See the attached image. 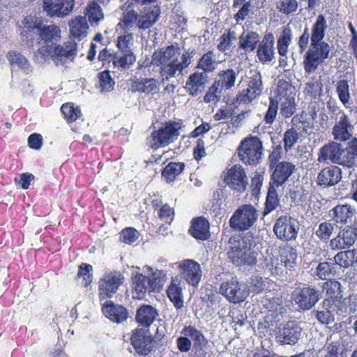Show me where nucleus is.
Segmentation results:
<instances>
[{"label":"nucleus","instance_id":"nucleus-1","mask_svg":"<svg viewBox=\"0 0 357 357\" xmlns=\"http://www.w3.org/2000/svg\"><path fill=\"white\" fill-rule=\"evenodd\" d=\"M255 245L254 236L247 232L242 236H234L229 240L228 259L236 266H253L257 264L258 252L252 248Z\"/></svg>","mask_w":357,"mask_h":357},{"label":"nucleus","instance_id":"nucleus-2","mask_svg":"<svg viewBox=\"0 0 357 357\" xmlns=\"http://www.w3.org/2000/svg\"><path fill=\"white\" fill-rule=\"evenodd\" d=\"M160 9L158 5H146L137 13L133 9L127 8L123 12V17L119 23L125 31L133 29L146 30L150 29L158 21Z\"/></svg>","mask_w":357,"mask_h":357},{"label":"nucleus","instance_id":"nucleus-3","mask_svg":"<svg viewBox=\"0 0 357 357\" xmlns=\"http://www.w3.org/2000/svg\"><path fill=\"white\" fill-rule=\"evenodd\" d=\"M143 273H136L132 276V285L135 298H143L147 292H159L162 289L166 273L162 270L153 271L150 266H145L142 268Z\"/></svg>","mask_w":357,"mask_h":357},{"label":"nucleus","instance_id":"nucleus-4","mask_svg":"<svg viewBox=\"0 0 357 357\" xmlns=\"http://www.w3.org/2000/svg\"><path fill=\"white\" fill-rule=\"evenodd\" d=\"M37 53L44 58L50 57L56 66L63 65L68 61H73L77 56V43L70 38L63 45L43 46L38 50Z\"/></svg>","mask_w":357,"mask_h":357},{"label":"nucleus","instance_id":"nucleus-5","mask_svg":"<svg viewBox=\"0 0 357 357\" xmlns=\"http://www.w3.org/2000/svg\"><path fill=\"white\" fill-rule=\"evenodd\" d=\"M181 128V126L178 122H166L163 126L152 132L151 136L147 138V142L153 149L165 147L178 139Z\"/></svg>","mask_w":357,"mask_h":357},{"label":"nucleus","instance_id":"nucleus-6","mask_svg":"<svg viewBox=\"0 0 357 357\" xmlns=\"http://www.w3.org/2000/svg\"><path fill=\"white\" fill-rule=\"evenodd\" d=\"M331 47L328 43H310V45L304 55L303 66L305 73H314L323 61L329 57Z\"/></svg>","mask_w":357,"mask_h":357},{"label":"nucleus","instance_id":"nucleus-7","mask_svg":"<svg viewBox=\"0 0 357 357\" xmlns=\"http://www.w3.org/2000/svg\"><path fill=\"white\" fill-rule=\"evenodd\" d=\"M257 218L255 208L250 204H245L234 211L229 219V226L235 231H245L255 224Z\"/></svg>","mask_w":357,"mask_h":357},{"label":"nucleus","instance_id":"nucleus-8","mask_svg":"<svg viewBox=\"0 0 357 357\" xmlns=\"http://www.w3.org/2000/svg\"><path fill=\"white\" fill-rule=\"evenodd\" d=\"M262 143L257 137H251L241 141L238 146V156L245 165H256L262 155Z\"/></svg>","mask_w":357,"mask_h":357},{"label":"nucleus","instance_id":"nucleus-9","mask_svg":"<svg viewBox=\"0 0 357 357\" xmlns=\"http://www.w3.org/2000/svg\"><path fill=\"white\" fill-rule=\"evenodd\" d=\"M291 301L301 310H308L321 298V293L315 287L305 285L296 288L291 293Z\"/></svg>","mask_w":357,"mask_h":357},{"label":"nucleus","instance_id":"nucleus-10","mask_svg":"<svg viewBox=\"0 0 357 357\" xmlns=\"http://www.w3.org/2000/svg\"><path fill=\"white\" fill-rule=\"evenodd\" d=\"M300 229L297 220L289 215H281L273 226V232L276 237L282 241H291L296 239Z\"/></svg>","mask_w":357,"mask_h":357},{"label":"nucleus","instance_id":"nucleus-11","mask_svg":"<svg viewBox=\"0 0 357 357\" xmlns=\"http://www.w3.org/2000/svg\"><path fill=\"white\" fill-rule=\"evenodd\" d=\"M220 293L231 303H240L244 301L249 295V289L246 284L240 282L236 278L222 282L220 287Z\"/></svg>","mask_w":357,"mask_h":357},{"label":"nucleus","instance_id":"nucleus-12","mask_svg":"<svg viewBox=\"0 0 357 357\" xmlns=\"http://www.w3.org/2000/svg\"><path fill=\"white\" fill-rule=\"evenodd\" d=\"M123 276L119 272L105 273L98 282L99 298L100 300L110 298L123 284Z\"/></svg>","mask_w":357,"mask_h":357},{"label":"nucleus","instance_id":"nucleus-13","mask_svg":"<svg viewBox=\"0 0 357 357\" xmlns=\"http://www.w3.org/2000/svg\"><path fill=\"white\" fill-rule=\"evenodd\" d=\"M182 334L188 336L193 342L195 357H211L208 342L204 334L193 326H185Z\"/></svg>","mask_w":357,"mask_h":357},{"label":"nucleus","instance_id":"nucleus-14","mask_svg":"<svg viewBox=\"0 0 357 357\" xmlns=\"http://www.w3.org/2000/svg\"><path fill=\"white\" fill-rule=\"evenodd\" d=\"M194 50H188L181 55V60L176 58L172 62L169 61L160 67V75L163 79H169L175 76L176 72L181 73L183 69L186 68L192 62Z\"/></svg>","mask_w":357,"mask_h":357},{"label":"nucleus","instance_id":"nucleus-15","mask_svg":"<svg viewBox=\"0 0 357 357\" xmlns=\"http://www.w3.org/2000/svg\"><path fill=\"white\" fill-rule=\"evenodd\" d=\"M225 181L230 188L238 192H244L248 185L246 173L240 165H234L228 169Z\"/></svg>","mask_w":357,"mask_h":357},{"label":"nucleus","instance_id":"nucleus-16","mask_svg":"<svg viewBox=\"0 0 357 357\" xmlns=\"http://www.w3.org/2000/svg\"><path fill=\"white\" fill-rule=\"evenodd\" d=\"M302 333L301 327L295 321H288L279 328L275 337L276 341L281 345H295Z\"/></svg>","mask_w":357,"mask_h":357},{"label":"nucleus","instance_id":"nucleus-17","mask_svg":"<svg viewBox=\"0 0 357 357\" xmlns=\"http://www.w3.org/2000/svg\"><path fill=\"white\" fill-rule=\"evenodd\" d=\"M74 0H44L43 9L50 17H63L73 10Z\"/></svg>","mask_w":357,"mask_h":357},{"label":"nucleus","instance_id":"nucleus-18","mask_svg":"<svg viewBox=\"0 0 357 357\" xmlns=\"http://www.w3.org/2000/svg\"><path fill=\"white\" fill-rule=\"evenodd\" d=\"M180 269L181 277L192 286H197L202 278L200 265L192 260L185 259L180 263L178 266Z\"/></svg>","mask_w":357,"mask_h":357},{"label":"nucleus","instance_id":"nucleus-19","mask_svg":"<svg viewBox=\"0 0 357 357\" xmlns=\"http://www.w3.org/2000/svg\"><path fill=\"white\" fill-rule=\"evenodd\" d=\"M357 161V139H353L346 148L341 144L335 163L339 165L353 167Z\"/></svg>","mask_w":357,"mask_h":357},{"label":"nucleus","instance_id":"nucleus-20","mask_svg":"<svg viewBox=\"0 0 357 357\" xmlns=\"http://www.w3.org/2000/svg\"><path fill=\"white\" fill-rule=\"evenodd\" d=\"M342 179L341 169L335 165L324 168L317 175V183L318 185L328 188L335 185Z\"/></svg>","mask_w":357,"mask_h":357},{"label":"nucleus","instance_id":"nucleus-21","mask_svg":"<svg viewBox=\"0 0 357 357\" xmlns=\"http://www.w3.org/2000/svg\"><path fill=\"white\" fill-rule=\"evenodd\" d=\"M351 227L340 229L337 235L333 238L329 243L332 250H342L351 246L356 241V236Z\"/></svg>","mask_w":357,"mask_h":357},{"label":"nucleus","instance_id":"nucleus-22","mask_svg":"<svg viewBox=\"0 0 357 357\" xmlns=\"http://www.w3.org/2000/svg\"><path fill=\"white\" fill-rule=\"evenodd\" d=\"M294 169L295 166L291 162H279L271 174L269 185L277 188L282 186L293 174Z\"/></svg>","mask_w":357,"mask_h":357},{"label":"nucleus","instance_id":"nucleus-23","mask_svg":"<svg viewBox=\"0 0 357 357\" xmlns=\"http://www.w3.org/2000/svg\"><path fill=\"white\" fill-rule=\"evenodd\" d=\"M288 88L291 86L287 82H282L280 85L278 89V94L273 98L274 100H278V103H280V110L282 114L284 117L291 116L295 112V102L294 98L290 95L287 96V93H284V89L287 91Z\"/></svg>","mask_w":357,"mask_h":357},{"label":"nucleus","instance_id":"nucleus-24","mask_svg":"<svg viewBox=\"0 0 357 357\" xmlns=\"http://www.w3.org/2000/svg\"><path fill=\"white\" fill-rule=\"evenodd\" d=\"M354 127L351 124L349 118L347 114L342 113L333 128L332 134L333 139L336 141L344 142L348 140L352 135Z\"/></svg>","mask_w":357,"mask_h":357},{"label":"nucleus","instance_id":"nucleus-25","mask_svg":"<svg viewBox=\"0 0 357 357\" xmlns=\"http://www.w3.org/2000/svg\"><path fill=\"white\" fill-rule=\"evenodd\" d=\"M274 36L273 33L266 34L258 45L257 56L262 63L271 61L274 58Z\"/></svg>","mask_w":357,"mask_h":357},{"label":"nucleus","instance_id":"nucleus-26","mask_svg":"<svg viewBox=\"0 0 357 357\" xmlns=\"http://www.w3.org/2000/svg\"><path fill=\"white\" fill-rule=\"evenodd\" d=\"M180 56L179 47L169 45L153 54L151 64L161 67L167 62H172Z\"/></svg>","mask_w":357,"mask_h":357},{"label":"nucleus","instance_id":"nucleus-27","mask_svg":"<svg viewBox=\"0 0 357 357\" xmlns=\"http://www.w3.org/2000/svg\"><path fill=\"white\" fill-rule=\"evenodd\" d=\"M321 310L314 311L317 321L325 325H329L334 322L333 312L335 311V301L331 298H325L321 303Z\"/></svg>","mask_w":357,"mask_h":357},{"label":"nucleus","instance_id":"nucleus-28","mask_svg":"<svg viewBox=\"0 0 357 357\" xmlns=\"http://www.w3.org/2000/svg\"><path fill=\"white\" fill-rule=\"evenodd\" d=\"M356 213L350 204H338L329 211V216L334 222L345 225Z\"/></svg>","mask_w":357,"mask_h":357},{"label":"nucleus","instance_id":"nucleus-29","mask_svg":"<svg viewBox=\"0 0 357 357\" xmlns=\"http://www.w3.org/2000/svg\"><path fill=\"white\" fill-rule=\"evenodd\" d=\"M207 79L208 77L205 73L195 72L191 74L185 84L187 92L192 96H197L204 90Z\"/></svg>","mask_w":357,"mask_h":357},{"label":"nucleus","instance_id":"nucleus-30","mask_svg":"<svg viewBox=\"0 0 357 357\" xmlns=\"http://www.w3.org/2000/svg\"><path fill=\"white\" fill-rule=\"evenodd\" d=\"M102 312L110 320L120 323L128 318L127 310L122 305H115L112 301H107L102 305Z\"/></svg>","mask_w":357,"mask_h":357},{"label":"nucleus","instance_id":"nucleus-31","mask_svg":"<svg viewBox=\"0 0 357 357\" xmlns=\"http://www.w3.org/2000/svg\"><path fill=\"white\" fill-rule=\"evenodd\" d=\"M335 312L337 314L346 317L357 312V298L349 296L342 300L335 301Z\"/></svg>","mask_w":357,"mask_h":357},{"label":"nucleus","instance_id":"nucleus-32","mask_svg":"<svg viewBox=\"0 0 357 357\" xmlns=\"http://www.w3.org/2000/svg\"><path fill=\"white\" fill-rule=\"evenodd\" d=\"M70 33L72 38L81 40L86 37L89 25L85 16H77L69 23Z\"/></svg>","mask_w":357,"mask_h":357},{"label":"nucleus","instance_id":"nucleus-33","mask_svg":"<svg viewBox=\"0 0 357 357\" xmlns=\"http://www.w3.org/2000/svg\"><path fill=\"white\" fill-rule=\"evenodd\" d=\"M341 144L336 142H331L323 146L318 152L317 160L319 162L335 163Z\"/></svg>","mask_w":357,"mask_h":357},{"label":"nucleus","instance_id":"nucleus-34","mask_svg":"<svg viewBox=\"0 0 357 357\" xmlns=\"http://www.w3.org/2000/svg\"><path fill=\"white\" fill-rule=\"evenodd\" d=\"M131 342L138 354H148L151 348V341L142 331H137L131 337Z\"/></svg>","mask_w":357,"mask_h":357},{"label":"nucleus","instance_id":"nucleus-35","mask_svg":"<svg viewBox=\"0 0 357 357\" xmlns=\"http://www.w3.org/2000/svg\"><path fill=\"white\" fill-rule=\"evenodd\" d=\"M189 231L190 234L195 238L206 240L210 236L209 223L208 220L204 218H197L192 221Z\"/></svg>","mask_w":357,"mask_h":357},{"label":"nucleus","instance_id":"nucleus-36","mask_svg":"<svg viewBox=\"0 0 357 357\" xmlns=\"http://www.w3.org/2000/svg\"><path fill=\"white\" fill-rule=\"evenodd\" d=\"M333 261L340 268H348L357 264V249L340 250L333 257Z\"/></svg>","mask_w":357,"mask_h":357},{"label":"nucleus","instance_id":"nucleus-37","mask_svg":"<svg viewBox=\"0 0 357 357\" xmlns=\"http://www.w3.org/2000/svg\"><path fill=\"white\" fill-rule=\"evenodd\" d=\"M158 82L154 78H139L133 81L131 85L132 92H140L146 94L158 90Z\"/></svg>","mask_w":357,"mask_h":357},{"label":"nucleus","instance_id":"nucleus-38","mask_svg":"<svg viewBox=\"0 0 357 357\" xmlns=\"http://www.w3.org/2000/svg\"><path fill=\"white\" fill-rule=\"evenodd\" d=\"M155 308L151 305H142L137 311L136 321L144 327H149L158 316Z\"/></svg>","mask_w":357,"mask_h":357},{"label":"nucleus","instance_id":"nucleus-39","mask_svg":"<svg viewBox=\"0 0 357 357\" xmlns=\"http://www.w3.org/2000/svg\"><path fill=\"white\" fill-rule=\"evenodd\" d=\"M259 42V35L252 31H243L239 37V48L246 52H253Z\"/></svg>","mask_w":357,"mask_h":357},{"label":"nucleus","instance_id":"nucleus-40","mask_svg":"<svg viewBox=\"0 0 357 357\" xmlns=\"http://www.w3.org/2000/svg\"><path fill=\"white\" fill-rule=\"evenodd\" d=\"M135 56L132 52L119 51L112 55V63L114 68L122 70L128 69L135 61Z\"/></svg>","mask_w":357,"mask_h":357},{"label":"nucleus","instance_id":"nucleus-41","mask_svg":"<svg viewBox=\"0 0 357 357\" xmlns=\"http://www.w3.org/2000/svg\"><path fill=\"white\" fill-rule=\"evenodd\" d=\"M328 25L323 15H319L311 28L310 43H323Z\"/></svg>","mask_w":357,"mask_h":357},{"label":"nucleus","instance_id":"nucleus-42","mask_svg":"<svg viewBox=\"0 0 357 357\" xmlns=\"http://www.w3.org/2000/svg\"><path fill=\"white\" fill-rule=\"evenodd\" d=\"M167 294L176 309L183 307L182 288L180 287V282L176 278H172L171 284L167 289Z\"/></svg>","mask_w":357,"mask_h":357},{"label":"nucleus","instance_id":"nucleus-43","mask_svg":"<svg viewBox=\"0 0 357 357\" xmlns=\"http://www.w3.org/2000/svg\"><path fill=\"white\" fill-rule=\"evenodd\" d=\"M335 335H331L327 338L326 344L323 347L326 352L324 357H347L344 354V345L339 340H333Z\"/></svg>","mask_w":357,"mask_h":357},{"label":"nucleus","instance_id":"nucleus-44","mask_svg":"<svg viewBox=\"0 0 357 357\" xmlns=\"http://www.w3.org/2000/svg\"><path fill=\"white\" fill-rule=\"evenodd\" d=\"M277 188V187L269 185L263 211L264 216L267 215L271 212L275 210L280 205Z\"/></svg>","mask_w":357,"mask_h":357},{"label":"nucleus","instance_id":"nucleus-45","mask_svg":"<svg viewBox=\"0 0 357 357\" xmlns=\"http://www.w3.org/2000/svg\"><path fill=\"white\" fill-rule=\"evenodd\" d=\"M38 31L40 40L45 43L58 40L60 38V29L56 25L44 26L43 28L40 26Z\"/></svg>","mask_w":357,"mask_h":357},{"label":"nucleus","instance_id":"nucleus-46","mask_svg":"<svg viewBox=\"0 0 357 357\" xmlns=\"http://www.w3.org/2000/svg\"><path fill=\"white\" fill-rule=\"evenodd\" d=\"M337 268V266L334 261L320 262L316 268L315 275L321 280H327L336 274Z\"/></svg>","mask_w":357,"mask_h":357},{"label":"nucleus","instance_id":"nucleus-47","mask_svg":"<svg viewBox=\"0 0 357 357\" xmlns=\"http://www.w3.org/2000/svg\"><path fill=\"white\" fill-rule=\"evenodd\" d=\"M322 288L326 291V294L330 296L329 298L335 301L342 297V284L335 280H327L323 284Z\"/></svg>","mask_w":357,"mask_h":357},{"label":"nucleus","instance_id":"nucleus-48","mask_svg":"<svg viewBox=\"0 0 357 357\" xmlns=\"http://www.w3.org/2000/svg\"><path fill=\"white\" fill-rule=\"evenodd\" d=\"M236 73L233 69L222 70L218 73V79L215 81L222 89H229L234 86Z\"/></svg>","mask_w":357,"mask_h":357},{"label":"nucleus","instance_id":"nucleus-49","mask_svg":"<svg viewBox=\"0 0 357 357\" xmlns=\"http://www.w3.org/2000/svg\"><path fill=\"white\" fill-rule=\"evenodd\" d=\"M7 59L10 65H16L24 73H29L31 71V66L26 58L22 54L16 52H9Z\"/></svg>","mask_w":357,"mask_h":357},{"label":"nucleus","instance_id":"nucleus-50","mask_svg":"<svg viewBox=\"0 0 357 357\" xmlns=\"http://www.w3.org/2000/svg\"><path fill=\"white\" fill-rule=\"evenodd\" d=\"M184 167L182 162H169L162 170V176L167 182H172L183 172Z\"/></svg>","mask_w":357,"mask_h":357},{"label":"nucleus","instance_id":"nucleus-51","mask_svg":"<svg viewBox=\"0 0 357 357\" xmlns=\"http://www.w3.org/2000/svg\"><path fill=\"white\" fill-rule=\"evenodd\" d=\"M215 57L212 51L205 53L199 60L197 68L202 69L203 73L212 72L215 69Z\"/></svg>","mask_w":357,"mask_h":357},{"label":"nucleus","instance_id":"nucleus-52","mask_svg":"<svg viewBox=\"0 0 357 357\" xmlns=\"http://www.w3.org/2000/svg\"><path fill=\"white\" fill-rule=\"evenodd\" d=\"M336 92L340 102L346 107L351 105V96L349 93V86L348 82L345 79H341L337 82Z\"/></svg>","mask_w":357,"mask_h":357},{"label":"nucleus","instance_id":"nucleus-53","mask_svg":"<svg viewBox=\"0 0 357 357\" xmlns=\"http://www.w3.org/2000/svg\"><path fill=\"white\" fill-rule=\"evenodd\" d=\"M281 257L284 266L290 269L296 264L297 259L296 250L294 248L287 245L282 249Z\"/></svg>","mask_w":357,"mask_h":357},{"label":"nucleus","instance_id":"nucleus-54","mask_svg":"<svg viewBox=\"0 0 357 357\" xmlns=\"http://www.w3.org/2000/svg\"><path fill=\"white\" fill-rule=\"evenodd\" d=\"M291 40V31L289 27H285L278 40V51L280 55L285 56L288 46Z\"/></svg>","mask_w":357,"mask_h":357},{"label":"nucleus","instance_id":"nucleus-55","mask_svg":"<svg viewBox=\"0 0 357 357\" xmlns=\"http://www.w3.org/2000/svg\"><path fill=\"white\" fill-rule=\"evenodd\" d=\"M305 91L314 99L320 97L323 91V84L320 77L318 79L312 77L306 84Z\"/></svg>","mask_w":357,"mask_h":357},{"label":"nucleus","instance_id":"nucleus-56","mask_svg":"<svg viewBox=\"0 0 357 357\" xmlns=\"http://www.w3.org/2000/svg\"><path fill=\"white\" fill-rule=\"evenodd\" d=\"M261 76L259 72H255L249 81L248 86L244 89L249 95L254 93L255 98L259 96L262 90Z\"/></svg>","mask_w":357,"mask_h":357},{"label":"nucleus","instance_id":"nucleus-57","mask_svg":"<svg viewBox=\"0 0 357 357\" xmlns=\"http://www.w3.org/2000/svg\"><path fill=\"white\" fill-rule=\"evenodd\" d=\"M236 40V32L229 29L227 33H223L219 38L218 50L222 52L229 50L234 41Z\"/></svg>","mask_w":357,"mask_h":357},{"label":"nucleus","instance_id":"nucleus-58","mask_svg":"<svg viewBox=\"0 0 357 357\" xmlns=\"http://www.w3.org/2000/svg\"><path fill=\"white\" fill-rule=\"evenodd\" d=\"M99 88L101 92H109L113 90L115 82L109 75V70L102 71L98 75Z\"/></svg>","mask_w":357,"mask_h":357},{"label":"nucleus","instance_id":"nucleus-59","mask_svg":"<svg viewBox=\"0 0 357 357\" xmlns=\"http://www.w3.org/2000/svg\"><path fill=\"white\" fill-rule=\"evenodd\" d=\"M24 26L21 31L22 36H26V38H32V35L31 34L32 32L35 31H38L39 29V26H40V23H37V20L33 16H26L23 21Z\"/></svg>","mask_w":357,"mask_h":357},{"label":"nucleus","instance_id":"nucleus-60","mask_svg":"<svg viewBox=\"0 0 357 357\" xmlns=\"http://www.w3.org/2000/svg\"><path fill=\"white\" fill-rule=\"evenodd\" d=\"M334 230V226L329 222H323L319 225L315 231L317 237L322 241H328Z\"/></svg>","mask_w":357,"mask_h":357},{"label":"nucleus","instance_id":"nucleus-61","mask_svg":"<svg viewBox=\"0 0 357 357\" xmlns=\"http://www.w3.org/2000/svg\"><path fill=\"white\" fill-rule=\"evenodd\" d=\"M91 22H98L103 19V13L100 5L95 2H91L88 4L86 8V13H85Z\"/></svg>","mask_w":357,"mask_h":357},{"label":"nucleus","instance_id":"nucleus-62","mask_svg":"<svg viewBox=\"0 0 357 357\" xmlns=\"http://www.w3.org/2000/svg\"><path fill=\"white\" fill-rule=\"evenodd\" d=\"M61 110L68 121H76L81 116V110L79 107H74L71 103H66L61 106Z\"/></svg>","mask_w":357,"mask_h":357},{"label":"nucleus","instance_id":"nucleus-63","mask_svg":"<svg viewBox=\"0 0 357 357\" xmlns=\"http://www.w3.org/2000/svg\"><path fill=\"white\" fill-rule=\"evenodd\" d=\"M222 88L219 86L218 83L215 82L209 88L208 92L204 97V100L205 102H217L220 100L222 93Z\"/></svg>","mask_w":357,"mask_h":357},{"label":"nucleus","instance_id":"nucleus-64","mask_svg":"<svg viewBox=\"0 0 357 357\" xmlns=\"http://www.w3.org/2000/svg\"><path fill=\"white\" fill-rule=\"evenodd\" d=\"M277 9L282 13L289 15L298 8L296 0H282L277 3Z\"/></svg>","mask_w":357,"mask_h":357}]
</instances>
